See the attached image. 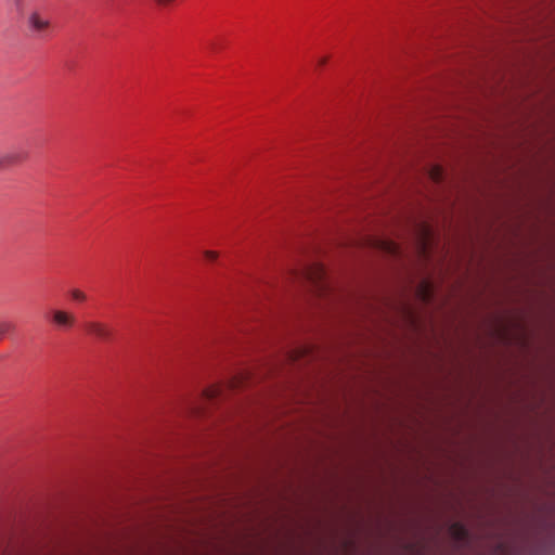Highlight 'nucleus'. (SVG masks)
<instances>
[{
    "instance_id": "1",
    "label": "nucleus",
    "mask_w": 555,
    "mask_h": 555,
    "mask_svg": "<svg viewBox=\"0 0 555 555\" xmlns=\"http://www.w3.org/2000/svg\"><path fill=\"white\" fill-rule=\"evenodd\" d=\"M26 27L33 38L43 39L49 36L52 23L39 10H33L26 16Z\"/></svg>"
},
{
    "instance_id": "2",
    "label": "nucleus",
    "mask_w": 555,
    "mask_h": 555,
    "mask_svg": "<svg viewBox=\"0 0 555 555\" xmlns=\"http://www.w3.org/2000/svg\"><path fill=\"white\" fill-rule=\"evenodd\" d=\"M296 278L309 282L320 293L326 291V271L321 263H312L296 273Z\"/></svg>"
},
{
    "instance_id": "3",
    "label": "nucleus",
    "mask_w": 555,
    "mask_h": 555,
    "mask_svg": "<svg viewBox=\"0 0 555 555\" xmlns=\"http://www.w3.org/2000/svg\"><path fill=\"white\" fill-rule=\"evenodd\" d=\"M28 157V151L23 147H12L8 151L0 152V171L21 165L26 162Z\"/></svg>"
},
{
    "instance_id": "4",
    "label": "nucleus",
    "mask_w": 555,
    "mask_h": 555,
    "mask_svg": "<svg viewBox=\"0 0 555 555\" xmlns=\"http://www.w3.org/2000/svg\"><path fill=\"white\" fill-rule=\"evenodd\" d=\"M50 318L52 324L59 330L67 331L76 324V317L67 310L54 309L50 312Z\"/></svg>"
},
{
    "instance_id": "5",
    "label": "nucleus",
    "mask_w": 555,
    "mask_h": 555,
    "mask_svg": "<svg viewBox=\"0 0 555 555\" xmlns=\"http://www.w3.org/2000/svg\"><path fill=\"white\" fill-rule=\"evenodd\" d=\"M86 328L89 334L94 335L102 340H108L113 335L112 330L101 322H89L87 323Z\"/></svg>"
},
{
    "instance_id": "6",
    "label": "nucleus",
    "mask_w": 555,
    "mask_h": 555,
    "mask_svg": "<svg viewBox=\"0 0 555 555\" xmlns=\"http://www.w3.org/2000/svg\"><path fill=\"white\" fill-rule=\"evenodd\" d=\"M222 387L221 386H211L204 391V397L208 400H212L221 396Z\"/></svg>"
},
{
    "instance_id": "7",
    "label": "nucleus",
    "mask_w": 555,
    "mask_h": 555,
    "mask_svg": "<svg viewBox=\"0 0 555 555\" xmlns=\"http://www.w3.org/2000/svg\"><path fill=\"white\" fill-rule=\"evenodd\" d=\"M15 326L10 321H0V340L9 333L14 331Z\"/></svg>"
},
{
    "instance_id": "8",
    "label": "nucleus",
    "mask_w": 555,
    "mask_h": 555,
    "mask_svg": "<svg viewBox=\"0 0 555 555\" xmlns=\"http://www.w3.org/2000/svg\"><path fill=\"white\" fill-rule=\"evenodd\" d=\"M429 177L434 182H436V183L440 182L443 178L442 168L439 166H434L429 171Z\"/></svg>"
},
{
    "instance_id": "9",
    "label": "nucleus",
    "mask_w": 555,
    "mask_h": 555,
    "mask_svg": "<svg viewBox=\"0 0 555 555\" xmlns=\"http://www.w3.org/2000/svg\"><path fill=\"white\" fill-rule=\"evenodd\" d=\"M383 249H385L387 253L397 256L399 254V247L393 242H382Z\"/></svg>"
},
{
    "instance_id": "10",
    "label": "nucleus",
    "mask_w": 555,
    "mask_h": 555,
    "mask_svg": "<svg viewBox=\"0 0 555 555\" xmlns=\"http://www.w3.org/2000/svg\"><path fill=\"white\" fill-rule=\"evenodd\" d=\"M70 295L74 300L85 301L87 299L86 294L83 292H81L80 289H73L70 292Z\"/></svg>"
},
{
    "instance_id": "11",
    "label": "nucleus",
    "mask_w": 555,
    "mask_h": 555,
    "mask_svg": "<svg viewBox=\"0 0 555 555\" xmlns=\"http://www.w3.org/2000/svg\"><path fill=\"white\" fill-rule=\"evenodd\" d=\"M203 255L208 261H215L218 258V253L214 250H205Z\"/></svg>"
},
{
    "instance_id": "12",
    "label": "nucleus",
    "mask_w": 555,
    "mask_h": 555,
    "mask_svg": "<svg viewBox=\"0 0 555 555\" xmlns=\"http://www.w3.org/2000/svg\"><path fill=\"white\" fill-rule=\"evenodd\" d=\"M455 529L457 531V535L460 538H464V535L466 534L465 529L463 527H461V526H457V525L455 526Z\"/></svg>"
},
{
    "instance_id": "13",
    "label": "nucleus",
    "mask_w": 555,
    "mask_h": 555,
    "mask_svg": "<svg viewBox=\"0 0 555 555\" xmlns=\"http://www.w3.org/2000/svg\"><path fill=\"white\" fill-rule=\"evenodd\" d=\"M327 60H328V59H327L326 56L320 57V59L318 60V65H319V66H323V65H325V64H326V62H327Z\"/></svg>"
},
{
    "instance_id": "14",
    "label": "nucleus",
    "mask_w": 555,
    "mask_h": 555,
    "mask_svg": "<svg viewBox=\"0 0 555 555\" xmlns=\"http://www.w3.org/2000/svg\"><path fill=\"white\" fill-rule=\"evenodd\" d=\"M156 1L160 4H168V3L172 2L173 0H156Z\"/></svg>"
},
{
    "instance_id": "15",
    "label": "nucleus",
    "mask_w": 555,
    "mask_h": 555,
    "mask_svg": "<svg viewBox=\"0 0 555 555\" xmlns=\"http://www.w3.org/2000/svg\"><path fill=\"white\" fill-rule=\"evenodd\" d=\"M426 288H427V286H424V289H423V293H424L423 297H424V299H427V297L429 296L428 295V291Z\"/></svg>"
},
{
    "instance_id": "16",
    "label": "nucleus",
    "mask_w": 555,
    "mask_h": 555,
    "mask_svg": "<svg viewBox=\"0 0 555 555\" xmlns=\"http://www.w3.org/2000/svg\"><path fill=\"white\" fill-rule=\"evenodd\" d=\"M424 235H428V229H424Z\"/></svg>"
}]
</instances>
